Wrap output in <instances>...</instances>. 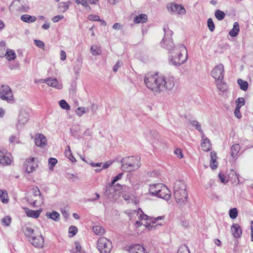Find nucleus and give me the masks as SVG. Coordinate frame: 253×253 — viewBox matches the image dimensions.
Listing matches in <instances>:
<instances>
[{"label":"nucleus","instance_id":"33","mask_svg":"<svg viewBox=\"0 0 253 253\" xmlns=\"http://www.w3.org/2000/svg\"><path fill=\"white\" fill-rule=\"evenodd\" d=\"M65 154L66 157L69 159L72 162H75L76 159L72 155L70 147L67 146L65 151Z\"/></svg>","mask_w":253,"mask_h":253},{"label":"nucleus","instance_id":"5","mask_svg":"<svg viewBox=\"0 0 253 253\" xmlns=\"http://www.w3.org/2000/svg\"><path fill=\"white\" fill-rule=\"evenodd\" d=\"M165 33L164 37L161 42V45L164 48L168 49L169 52L173 50L176 45H174L171 36L173 34L172 31L169 29L168 25H165L163 27Z\"/></svg>","mask_w":253,"mask_h":253},{"label":"nucleus","instance_id":"46","mask_svg":"<svg viewBox=\"0 0 253 253\" xmlns=\"http://www.w3.org/2000/svg\"><path fill=\"white\" fill-rule=\"evenodd\" d=\"M5 42H0V57L4 56L5 54Z\"/></svg>","mask_w":253,"mask_h":253},{"label":"nucleus","instance_id":"1","mask_svg":"<svg viewBox=\"0 0 253 253\" xmlns=\"http://www.w3.org/2000/svg\"><path fill=\"white\" fill-rule=\"evenodd\" d=\"M144 81L148 89L157 93L171 90L175 85L174 77L159 76L157 74L146 75Z\"/></svg>","mask_w":253,"mask_h":253},{"label":"nucleus","instance_id":"19","mask_svg":"<svg viewBox=\"0 0 253 253\" xmlns=\"http://www.w3.org/2000/svg\"><path fill=\"white\" fill-rule=\"evenodd\" d=\"M163 184L158 183L155 184H152L150 185L149 193L151 195L158 197V194L160 193V191Z\"/></svg>","mask_w":253,"mask_h":253},{"label":"nucleus","instance_id":"2","mask_svg":"<svg viewBox=\"0 0 253 253\" xmlns=\"http://www.w3.org/2000/svg\"><path fill=\"white\" fill-rule=\"evenodd\" d=\"M188 59L187 50L182 44H177L174 49L169 52V61L171 64L179 66Z\"/></svg>","mask_w":253,"mask_h":253},{"label":"nucleus","instance_id":"13","mask_svg":"<svg viewBox=\"0 0 253 253\" xmlns=\"http://www.w3.org/2000/svg\"><path fill=\"white\" fill-rule=\"evenodd\" d=\"M29 119L28 113L23 109L20 110L18 117V123L16 126L18 128L25 125Z\"/></svg>","mask_w":253,"mask_h":253},{"label":"nucleus","instance_id":"41","mask_svg":"<svg viewBox=\"0 0 253 253\" xmlns=\"http://www.w3.org/2000/svg\"><path fill=\"white\" fill-rule=\"evenodd\" d=\"M245 100L243 97H239L236 100V108L241 109L245 105Z\"/></svg>","mask_w":253,"mask_h":253},{"label":"nucleus","instance_id":"12","mask_svg":"<svg viewBox=\"0 0 253 253\" xmlns=\"http://www.w3.org/2000/svg\"><path fill=\"white\" fill-rule=\"evenodd\" d=\"M167 8L169 11L175 12L180 15H183L186 13V10L182 5L175 2L168 4Z\"/></svg>","mask_w":253,"mask_h":253},{"label":"nucleus","instance_id":"28","mask_svg":"<svg viewBox=\"0 0 253 253\" xmlns=\"http://www.w3.org/2000/svg\"><path fill=\"white\" fill-rule=\"evenodd\" d=\"M45 215L47 218H51L54 221L59 220L60 214L55 211H53L52 212H47Z\"/></svg>","mask_w":253,"mask_h":253},{"label":"nucleus","instance_id":"50","mask_svg":"<svg viewBox=\"0 0 253 253\" xmlns=\"http://www.w3.org/2000/svg\"><path fill=\"white\" fill-rule=\"evenodd\" d=\"M178 253H190V252L187 247L182 246L179 248Z\"/></svg>","mask_w":253,"mask_h":253},{"label":"nucleus","instance_id":"27","mask_svg":"<svg viewBox=\"0 0 253 253\" xmlns=\"http://www.w3.org/2000/svg\"><path fill=\"white\" fill-rule=\"evenodd\" d=\"M240 31L239 25L238 22H235L233 28L229 31V34L232 37H236Z\"/></svg>","mask_w":253,"mask_h":253},{"label":"nucleus","instance_id":"21","mask_svg":"<svg viewBox=\"0 0 253 253\" xmlns=\"http://www.w3.org/2000/svg\"><path fill=\"white\" fill-rule=\"evenodd\" d=\"M202 142L201 146L205 151H208L211 150V145L210 140L205 136L204 133L201 134Z\"/></svg>","mask_w":253,"mask_h":253},{"label":"nucleus","instance_id":"20","mask_svg":"<svg viewBox=\"0 0 253 253\" xmlns=\"http://www.w3.org/2000/svg\"><path fill=\"white\" fill-rule=\"evenodd\" d=\"M46 141V137L42 134L39 133L35 135V142L37 146L42 147L45 145Z\"/></svg>","mask_w":253,"mask_h":253},{"label":"nucleus","instance_id":"45","mask_svg":"<svg viewBox=\"0 0 253 253\" xmlns=\"http://www.w3.org/2000/svg\"><path fill=\"white\" fill-rule=\"evenodd\" d=\"M78 231L77 227L75 226H71L69 228V233L70 237H73L75 236Z\"/></svg>","mask_w":253,"mask_h":253},{"label":"nucleus","instance_id":"34","mask_svg":"<svg viewBox=\"0 0 253 253\" xmlns=\"http://www.w3.org/2000/svg\"><path fill=\"white\" fill-rule=\"evenodd\" d=\"M93 232L98 235H101L104 233V229L101 226H94L92 228Z\"/></svg>","mask_w":253,"mask_h":253},{"label":"nucleus","instance_id":"53","mask_svg":"<svg viewBox=\"0 0 253 253\" xmlns=\"http://www.w3.org/2000/svg\"><path fill=\"white\" fill-rule=\"evenodd\" d=\"M75 244L76 246V251L74 253H84L82 252L81 246L79 242H76Z\"/></svg>","mask_w":253,"mask_h":253},{"label":"nucleus","instance_id":"24","mask_svg":"<svg viewBox=\"0 0 253 253\" xmlns=\"http://www.w3.org/2000/svg\"><path fill=\"white\" fill-rule=\"evenodd\" d=\"M130 253H147L145 248L140 245H134L130 249Z\"/></svg>","mask_w":253,"mask_h":253},{"label":"nucleus","instance_id":"58","mask_svg":"<svg viewBox=\"0 0 253 253\" xmlns=\"http://www.w3.org/2000/svg\"><path fill=\"white\" fill-rule=\"evenodd\" d=\"M48 163L53 167L57 164V160L55 158H50L48 160Z\"/></svg>","mask_w":253,"mask_h":253},{"label":"nucleus","instance_id":"49","mask_svg":"<svg viewBox=\"0 0 253 253\" xmlns=\"http://www.w3.org/2000/svg\"><path fill=\"white\" fill-rule=\"evenodd\" d=\"M6 197V193L4 191L0 190V198L2 203H7L8 202V199L5 198Z\"/></svg>","mask_w":253,"mask_h":253},{"label":"nucleus","instance_id":"64","mask_svg":"<svg viewBox=\"0 0 253 253\" xmlns=\"http://www.w3.org/2000/svg\"><path fill=\"white\" fill-rule=\"evenodd\" d=\"M123 197L124 199L126 201L127 203H129L130 202V200L131 199L130 196L128 194H124L123 195Z\"/></svg>","mask_w":253,"mask_h":253},{"label":"nucleus","instance_id":"26","mask_svg":"<svg viewBox=\"0 0 253 253\" xmlns=\"http://www.w3.org/2000/svg\"><path fill=\"white\" fill-rule=\"evenodd\" d=\"M240 150V146L238 144L233 145L230 148V154L234 158L238 156V153Z\"/></svg>","mask_w":253,"mask_h":253},{"label":"nucleus","instance_id":"63","mask_svg":"<svg viewBox=\"0 0 253 253\" xmlns=\"http://www.w3.org/2000/svg\"><path fill=\"white\" fill-rule=\"evenodd\" d=\"M88 1H87L86 0H82V2L81 3V4L84 6L86 9H90V6H89V5L88 4Z\"/></svg>","mask_w":253,"mask_h":253},{"label":"nucleus","instance_id":"56","mask_svg":"<svg viewBox=\"0 0 253 253\" xmlns=\"http://www.w3.org/2000/svg\"><path fill=\"white\" fill-rule=\"evenodd\" d=\"M123 63L121 61H118L113 67V71L115 72L118 71L119 68L122 65Z\"/></svg>","mask_w":253,"mask_h":253},{"label":"nucleus","instance_id":"22","mask_svg":"<svg viewBox=\"0 0 253 253\" xmlns=\"http://www.w3.org/2000/svg\"><path fill=\"white\" fill-rule=\"evenodd\" d=\"M231 231L235 238H240L242 234V230L238 224H233L231 227Z\"/></svg>","mask_w":253,"mask_h":253},{"label":"nucleus","instance_id":"54","mask_svg":"<svg viewBox=\"0 0 253 253\" xmlns=\"http://www.w3.org/2000/svg\"><path fill=\"white\" fill-rule=\"evenodd\" d=\"M34 42L35 44L39 48H42L44 46V43L41 41L35 40Z\"/></svg>","mask_w":253,"mask_h":253},{"label":"nucleus","instance_id":"61","mask_svg":"<svg viewBox=\"0 0 253 253\" xmlns=\"http://www.w3.org/2000/svg\"><path fill=\"white\" fill-rule=\"evenodd\" d=\"M219 177L220 178L221 182L223 183H225L228 181V179L224 174L219 173Z\"/></svg>","mask_w":253,"mask_h":253},{"label":"nucleus","instance_id":"15","mask_svg":"<svg viewBox=\"0 0 253 253\" xmlns=\"http://www.w3.org/2000/svg\"><path fill=\"white\" fill-rule=\"evenodd\" d=\"M113 185L111 183H108L105 187L104 193L108 198L113 200H116L117 199V196L115 193V187H113Z\"/></svg>","mask_w":253,"mask_h":253},{"label":"nucleus","instance_id":"16","mask_svg":"<svg viewBox=\"0 0 253 253\" xmlns=\"http://www.w3.org/2000/svg\"><path fill=\"white\" fill-rule=\"evenodd\" d=\"M29 240L35 247H42L44 245V239L42 235L38 237L31 236Z\"/></svg>","mask_w":253,"mask_h":253},{"label":"nucleus","instance_id":"31","mask_svg":"<svg viewBox=\"0 0 253 253\" xmlns=\"http://www.w3.org/2000/svg\"><path fill=\"white\" fill-rule=\"evenodd\" d=\"M218 89L224 92L227 88V86L226 84L222 82V80L215 81Z\"/></svg>","mask_w":253,"mask_h":253},{"label":"nucleus","instance_id":"37","mask_svg":"<svg viewBox=\"0 0 253 253\" xmlns=\"http://www.w3.org/2000/svg\"><path fill=\"white\" fill-rule=\"evenodd\" d=\"M190 124L197 130H198L201 133V134L204 133L203 130L201 129V126L198 121L193 120L190 121Z\"/></svg>","mask_w":253,"mask_h":253},{"label":"nucleus","instance_id":"4","mask_svg":"<svg viewBox=\"0 0 253 253\" xmlns=\"http://www.w3.org/2000/svg\"><path fill=\"white\" fill-rule=\"evenodd\" d=\"M139 156H129L124 158L121 160V169L124 171H130L137 169L140 167Z\"/></svg>","mask_w":253,"mask_h":253},{"label":"nucleus","instance_id":"32","mask_svg":"<svg viewBox=\"0 0 253 253\" xmlns=\"http://www.w3.org/2000/svg\"><path fill=\"white\" fill-rule=\"evenodd\" d=\"M91 53L94 55H99L101 54L102 51L100 46L93 45L90 48Z\"/></svg>","mask_w":253,"mask_h":253},{"label":"nucleus","instance_id":"40","mask_svg":"<svg viewBox=\"0 0 253 253\" xmlns=\"http://www.w3.org/2000/svg\"><path fill=\"white\" fill-rule=\"evenodd\" d=\"M238 211L236 208H233L229 211V216L232 219H235L238 216Z\"/></svg>","mask_w":253,"mask_h":253},{"label":"nucleus","instance_id":"14","mask_svg":"<svg viewBox=\"0 0 253 253\" xmlns=\"http://www.w3.org/2000/svg\"><path fill=\"white\" fill-rule=\"evenodd\" d=\"M13 158L10 153L4 154L0 150V164L3 166L10 165Z\"/></svg>","mask_w":253,"mask_h":253},{"label":"nucleus","instance_id":"51","mask_svg":"<svg viewBox=\"0 0 253 253\" xmlns=\"http://www.w3.org/2000/svg\"><path fill=\"white\" fill-rule=\"evenodd\" d=\"M113 187H115V193L116 196L118 195L120 193V191L122 189V186L121 184L117 183L116 184H114Z\"/></svg>","mask_w":253,"mask_h":253},{"label":"nucleus","instance_id":"38","mask_svg":"<svg viewBox=\"0 0 253 253\" xmlns=\"http://www.w3.org/2000/svg\"><path fill=\"white\" fill-rule=\"evenodd\" d=\"M88 111V109L85 107H79L76 110V114L79 117L83 116L84 114Z\"/></svg>","mask_w":253,"mask_h":253},{"label":"nucleus","instance_id":"25","mask_svg":"<svg viewBox=\"0 0 253 253\" xmlns=\"http://www.w3.org/2000/svg\"><path fill=\"white\" fill-rule=\"evenodd\" d=\"M211 167L212 169H216L218 166V162L216 161L217 156L214 152H211Z\"/></svg>","mask_w":253,"mask_h":253},{"label":"nucleus","instance_id":"43","mask_svg":"<svg viewBox=\"0 0 253 253\" xmlns=\"http://www.w3.org/2000/svg\"><path fill=\"white\" fill-rule=\"evenodd\" d=\"M22 21L30 23L36 21V17H21Z\"/></svg>","mask_w":253,"mask_h":253},{"label":"nucleus","instance_id":"36","mask_svg":"<svg viewBox=\"0 0 253 253\" xmlns=\"http://www.w3.org/2000/svg\"><path fill=\"white\" fill-rule=\"evenodd\" d=\"M69 2V1H68V2H60L58 5L59 11L60 12H64L65 11H66L69 8L68 3Z\"/></svg>","mask_w":253,"mask_h":253},{"label":"nucleus","instance_id":"59","mask_svg":"<svg viewBox=\"0 0 253 253\" xmlns=\"http://www.w3.org/2000/svg\"><path fill=\"white\" fill-rule=\"evenodd\" d=\"M174 154L179 158H183V154L180 149H176L174 151Z\"/></svg>","mask_w":253,"mask_h":253},{"label":"nucleus","instance_id":"6","mask_svg":"<svg viewBox=\"0 0 253 253\" xmlns=\"http://www.w3.org/2000/svg\"><path fill=\"white\" fill-rule=\"evenodd\" d=\"M138 213L140 214V215L138 216L139 220L145 221L144 225L149 231L154 230L157 226V225H153L151 224L156 223V221L162 219V216H158L156 218L149 216L144 214L140 209H138Z\"/></svg>","mask_w":253,"mask_h":253},{"label":"nucleus","instance_id":"11","mask_svg":"<svg viewBox=\"0 0 253 253\" xmlns=\"http://www.w3.org/2000/svg\"><path fill=\"white\" fill-rule=\"evenodd\" d=\"M36 158L31 157L25 160L24 163V169L28 173L33 172L38 168V164L35 162Z\"/></svg>","mask_w":253,"mask_h":253},{"label":"nucleus","instance_id":"3","mask_svg":"<svg viewBox=\"0 0 253 253\" xmlns=\"http://www.w3.org/2000/svg\"><path fill=\"white\" fill-rule=\"evenodd\" d=\"M174 196L176 202L180 206L184 205L187 202L188 193L186 185L184 181L177 180L173 186Z\"/></svg>","mask_w":253,"mask_h":253},{"label":"nucleus","instance_id":"7","mask_svg":"<svg viewBox=\"0 0 253 253\" xmlns=\"http://www.w3.org/2000/svg\"><path fill=\"white\" fill-rule=\"evenodd\" d=\"M32 195L28 197L27 201L34 207H39L43 203V198L41 194L38 187H35L32 189Z\"/></svg>","mask_w":253,"mask_h":253},{"label":"nucleus","instance_id":"8","mask_svg":"<svg viewBox=\"0 0 253 253\" xmlns=\"http://www.w3.org/2000/svg\"><path fill=\"white\" fill-rule=\"evenodd\" d=\"M0 98L7 103L14 102L15 99L11 88L8 85H2L0 88Z\"/></svg>","mask_w":253,"mask_h":253},{"label":"nucleus","instance_id":"42","mask_svg":"<svg viewBox=\"0 0 253 253\" xmlns=\"http://www.w3.org/2000/svg\"><path fill=\"white\" fill-rule=\"evenodd\" d=\"M59 105L60 107L66 110H69L70 109V106L65 100H61L59 101Z\"/></svg>","mask_w":253,"mask_h":253},{"label":"nucleus","instance_id":"39","mask_svg":"<svg viewBox=\"0 0 253 253\" xmlns=\"http://www.w3.org/2000/svg\"><path fill=\"white\" fill-rule=\"evenodd\" d=\"M9 140L10 143L16 144L20 143V141L18 137L15 135H12L9 137Z\"/></svg>","mask_w":253,"mask_h":253},{"label":"nucleus","instance_id":"47","mask_svg":"<svg viewBox=\"0 0 253 253\" xmlns=\"http://www.w3.org/2000/svg\"><path fill=\"white\" fill-rule=\"evenodd\" d=\"M34 231L33 229L31 228L30 227H27L25 228V235L29 237V238L30 239L31 236H34Z\"/></svg>","mask_w":253,"mask_h":253},{"label":"nucleus","instance_id":"10","mask_svg":"<svg viewBox=\"0 0 253 253\" xmlns=\"http://www.w3.org/2000/svg\"><path fill=\"white\" fill-rule=\"evenodd\" d=\"M224 75V66L221 64L216 66L211 71V76L215 80V81L223 80Z\"/></svg>","mask_w":253,"mask_h":253},{"label":"nucleus","instance_id":"23","mask_svg":"<svg viewBox=\"0 0 253 253\" xmlns=\"http://www.w3.org/2000/svg\"><path fill=\"white\" fill-rule=\"evenodd\" d=\"M26 215L28 217H33L37 218L39 217L41 212L42 211L41 210H39L37 211H34L32 210L29 209L28 208L25 209V210Z\"/></svg>","mask_w":253,"mask_h":253},{"label":"nucleus","instance_id":"9","mask_svg":"<svg viewBox=\"0 0 253 253\" xmlns=\"http://www.w3.org/2000/svg\"><path fill=\"white\" fill-rule=\"evenodd\" d=\"M97 248L100 253H109L112 248V242L105 237H100L98 240Z\"/></svg>","mask_w":253,"mask_h":253},{"label":"nucleus","instance_id":"44","mask_svg":"<svg viewBox=\"0 0 253 253\" xmlns=\"http://www.w3.org/2000/svg\"><path fill=\"white\" fill-rule=\"evenodd\" d=\"M147 17H135L134 22L135 23H143L147 21Z\"/></svg>","mask_w":253,"mask_h":253},{"label":"nucleus","instance_id":"18","mask_svg":"<svg viewBox=\"0 0 253 253\" xmlns=\"http://www.w3.org/2000/svg\"><path fill=\"white\" fill-rule=\"evenodd\" d=\"M47 84L57 89H61L63 87L62 84L55 78H48Z\"/></svg>","mask_w":253,"mask_h":253},{"label":"nucleus","instance_id":"55","mask_svg":"<svg viewBox=\"0 0 253 253\" xmlns=\"http://www.w3.org/2000/svg\"><path fill=\"white\" fill-rule=\"evenodd\" d=\"M125 213L129 216V217H130V219L133 217V214H139L138 213V211L136 212V210H133V211L127 210L126 211H125Z\"/></svg>","mask_w":253,"mask_h":253},{"label":"nucleus","instance_id":"29","mask_svg":"<svg viewBox=\"0 0 253 253\" xmlns=\"http://www.w3.org/2000/svg\"><path fill=\"white\" fill-rule=\"evenodd\" d=\"M237 83L240 86L241 89L244 91H246L248 89L249 84L247 81H245L241 79L237 80Z\"/></svg>","mask_w":253,"mask_h":253},{"label":"nucleus","instance_id":"17","mask_svg":"<svg viewBox=\"0 0 253 253\" xmlns=\"http://www.w3.org/2000/svg\"><path fill=\"white\" fill-rule=\"evenodd\" d=\"M171 197L170 191L165 185H163L162 188L158 194V197L169 200Z\"/></svg>","mask_w":253,"mask_h":253},{"label":"nucleus","instance_id":"57","mask_svg":"<svg viewBox=\"0 0 253 253\" xmlns=\"http://www.w3.org/2000/svg\"><path fill=\"white\" fill-rule=\"evenodd\" d=\"M90 20H93V21H100L101 22V24L102 25H105L106 22L103 20H100L99 19V17H89V18Z\"/></svg>","mask_w":253,"mask_h":253},{"label":"nucleus","instance_id":"62","mask_svg":"<svg viewBox=\"0 0 253 253\" xmlns=\"http://www.w3.org/2000/svg\"><path fill=\"white\" fill-rule=\"evenodd\" d=\"M60 59L62 61H64L66 60V52L62 50L61 51H60Z\"/></svg>","mask_w":253,"mask_h":253},{"label":"nucleus","instance_id":"30","mask_svg":"<svg viewBox=\"0 0 253 253\" xmlns=\"http://www.w3.org/2000/svg\"><path fill=\"white\" fill-rule=\"evenodd\" d=\"M4 56L8 61H11L15 59L16 55L14 50L9 49L5 52Z\"/></svg>","mask_w":253,"mask_h":253},{"label":"nucleus","instance_id":"35","mask_svg":"<svg viewBox=\"0 0 253 253\" xmlns=\"http://www.w3.org/2000/svg\"><path fill=\"white\" fill-rule=\"evenodd\" d=\"M12 219L10 216H5L1 219L2 225L5 227L9 226L11 222Z\"/></svg>","mask_w":253,"mask_h":253},{"label":"nucleus","instance_id":"48","mask_svg":"<svg viewBox=\"0 0 253 253\" xmlns=\"http://www.w3.org/2000/svg\"><path fill=\"white\" fill-rule=\"evenodd\" d=\"M207 25L209 30L211 32L213 31L215 27L213 20L211 18L208 19L207 21Z\"/></svg>","mask_w":253,"mask_h":253},{"label":"nucleus","instance_id":"60","mask_svg":"<svg viewBox=\"0 0 253 253\" xmlns=\"http://www.w3.org/2000/svg\"><path fill=\"white\" fill-rule=\"evenodd\" d=\"M234 115L238 119H240L242 117L240 109L236 108L234 111Z\"/></svg>","mask_w":253,"mask_h":253},{"label":"nucleus","instance_id":"52","mask_svg":"<svg viewBox=\"0 0 253 253\" xmlns=\"http://www.w3.org/2000/svg\"><path fill=\"white\" fill-rule=\"evenodd\" d=\"M123 174H124V173L123 172H122V173H120L117 176H115L111 182L112 183V184H114L117 181L121 179L122 178Z\"/></svg>","mask_w":253,"mask_h":253}]
</instances>
